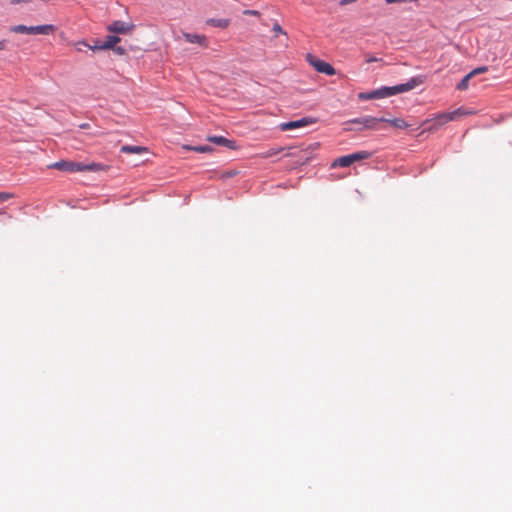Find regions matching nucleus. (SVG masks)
<instances>
[{
  "label": "nucleus",
  "instance_id": "nucleus-1",
  "mask_svg": "<svg viewBox=\"0 0 512 512\" xmlns=\"http://www.w3.org/2000/svg\"><path fill=\"white\" fill-rule=\"evenodd\" d=\"M48 168L56 169L59 171L65 172H98L105 170V166L101 163L91 162L88 164L74 162V161H65L61 160L55 163H52L48 166Z\"/></svg>",
  "mask_w": 512,
  "mask_h": 512
},
{
  "label": "nucleus",
  "instance_id": "nucleus-2",
  "mask_svg": "<svg viewBox=\"0 0 512 512\" xmlns=\"http://www.w3.org/2000/svg\"><path fill=\"white\" fill-rule=\"evenodd\" d=\"M56 26L53 24H43L36 26H27L24 24L13 25L9 31L14 34L23 35H51L56 31Z\"/></svg>",
  "mask_w": 512,
  "mask_h": 512
},
{
  "label": "nucleus",
  "instance_id": "nucleus-3",
  "mask_svg": "<svg viewBox=\"0 0 512 512\" xmlns=\"http://www.w3.org/2000/svg\"><path fill=\"white\" fill-rule=\"evenodd\" d=\"M470 113L471 112H468V111L464 110L463 108H458L455 111L440 113L432 119H427L425 121V125H427V129H429V130H436L440 126H442L450 121H453L460 116L468 115Z\"/></svg>",
  "mask_w": 512,
  "mask_h": 512
},
{
  "label": "nucleus",
  "instance_id": "nucleus-4",
  "mask_svg": "<svg viewBox=\"0 0 512 512\" xmlns=\"http://www.w3.org/2000/svg\"><path fill=\"white\" fill-rule=\"evenodd\" d=\"M424 82V77L416 76L411 78L408 82L391 86V87H381L382 98H387L396 94L408 92L417 86L421 85Z\"/></svg>",
  "mask_w": 512,
  "mask_h": 512
},
{
  "label": "nucleus",
  "instance_id": "nucleus-5",
  "mask_svg": "<svg viewBox=\"0 0 512 512\" xmlns=\"http://www.w3.org/2000/svg\"><path fill=\"white\" fill-rule=\"evenodd\" d=\"M306 59L309 62V64L315 68L316 71H318L320 73H324L329 76L336 74V70L331 64H329L325 61L319 60L311 54H308Z\"/></svg>",
  "mask_w": 512,
  "mask_h": 512
},
{
  "label": "nucleus",
  "instance_id": "nucleus-6",
  "mask_svg": "<svg viewBox=\"0 0 512 512\" xmlns=\"http://www.w3.org/2000/svg\"><path fill=\"white\" fill-rule=\"evenodd\" d=\"M135 28V25L132 22H123V21H113L108 27L107 30L116 34H130Z\"/></svg>",
  "mask_w": 512,
  "mask_h": 512
},
{
  "label": "nucleus",
  "instance_id": "nucleus-7",
  "mask_svg": "<svg viewBox=\"0 0 512 512\" xmlns=\"http://www.w3.org/2000/svg\"><path fill=\"white\" fill-rule=\"evenodd\" d=\"M385 118H376L373 116H364L360 118H355L348 123H355L361 125L360 129H376V126L379 122L384 121Z\"/></svg>",
  "mask_w": 512,
  "mask_h": 512
},
{
  "label": "nucleus",
  "instance_id": "nucleus-8",
  "mask_svg": "<svg viewBox=\"0 0 512 512\" xmlns=\"http://www.w3.org/2000/svg\"><path fill=\"white\" fill-rule=\"evenodd\" d=\"M313 122L314 121L311 118H306L305 117V118H302V119H299V120L281 123L279 128L282 131H289V130H292V129H297V128L305 127V126H307L309 124H312Z\"/></svg>",
  "mask_w": 512,
  "mask_h": 512
},
{
  "label": "nucleus",
  "instance_id": "nucleus-9",
  "mask_svg": "<svg viewBox=\"0 0 512 512\" xmlns=\"http://www.w3.org/2000/svg\"><path fill=\"white\" fill-rule=\"evenodd\" d=\"M183 37L189 43H195L204 48L208 47V40L205 35L183 32Z\"/></svg>",
  "mask_w": 512,
  "mask_h": 512
},
{
  "label": "nucleus",
  "instance_id": "nucleus-10",
  "mask_svg": "<svg viewBox=\"0 0 512 512\" xmlns=\"http://www.w3.org/2000/svg\"><path fill=\"white\" fill-rule=\"evenodd\" d=\"M358 97L361 100L381 99L382 98V94H381V90L379 88V89L373 90L371 92L359 93Z\"/></svg>",
  "mask_w": 512,
  "mask_h": 512
},
{
  "label": "nucleus",
  "instance_id": "nucleus-11",
  "mask_svg": "<svg viewBox=\"0 0 512 512\" xmlns=\"http://www.w3.org/2000/svg\"><path fill=\"white\" fill-rule=\"evenodd\" d=\"M121 152L123 153H135V154H142L147 152V148L143 146H131V145H124L121 147Z\"/></svg>",
  "mask_w": 512,
  "mask_h": 512
},
{
  "label": "nucleus",
  "instance_id": "nucleus-12",
  "mask_svg": "<svg viewBox=\"0 0 512 512\" xmlns=\"http://www.w3.org/2000/svg\"><path fill=\"white\" fill-rule=\"evenodd\" d=\"M383 122L389 123L393 127L398 128V129H406L409 127V124L401 118H394V119L385 118V120Z\"/></svg>",
  "mask_w": 512,
  "mask_h": 512
},
{
  "label": "nucleus",
  "instance_id": "nucleus-13",
  "mask_svg": "<svg viewBox=\"0 0 512 512\" xmlns=\"http://www.w3.org/2000/svg\"><path fill=\"white\" fill-rule=\"evenodd\" d=\"M352 165V161H351V158L349 155H345V156H342V157H339L337 159L334 160V162L332 163V167H348Z\"/></svg>",
  "mask_w": 512,
  "mask_h": 512
},
{
  "label": "nucleus",
  "instance_id": "nucleus-14",
  "mask_svg": "<svg viewBox=\"0 0 512 512\" xmlns=\"http://www.w3.org/2000/svg\"><path fill=\"white\" fill-rule=\"evenodd\" d=\"M206 23L213 27H219V28H227L230 24V21L228 19H208Z\"/></svg>",
  "mask_w": 512,
  "mask_h": 512
},
{
  "label": "nucleus",
  "instance_id": "nucleus-15",
  "mask_svg": "<svg viewBox=\"0 0 512 512\" xmlns=\"http://www.w3.org/2000/svg\"><path fill=\"white\" fill-rule=\"evenodd\" d=\"M352 164L357 161L365 160L371 157V153L367 151H357L355 153L349 154Z\"/></svg>",
  "mask_w": 512,
  "mask_h": 512
},
{
  "label": "nucleus",
  "instance_id": "nucleus-16",
  "mask_svg": "<svg viewBox=\"0 0 512 512\" xmlns=\"http://www.w3.org/2000/svg\"><path fill=\"white\" fill-rule=\"evenodd\" d=\"M208 140L215 144H218V145H222V146H226V147H230V148L233 147V142L222 137V136H212V137H209Z\"/></svg>",
  "mask_w": 512,
  "mask_h": 512
},
{
  "label": "nucleus",
  "instance_id": "nucleus-17",
  "mask_svg": "<svg viewBox=\"0 0 512 512\" xmlns=\"http://www.w3.org/2000/svg\"><path fill=\"white\" fill-rule=\"evenodd\" d=\"M120 42V38L118 36H107L105 42L101 46L102 49H112L114 46Z\"/></svg>",
  "mask_w": 512,
  "mask_h": 512
},
{
  "label": "nucleus",
  "instance_id": "nucleus-18",
  "mask_svg": "<svg viewBox=\"0 0 512 512\" xmlns=\"http://www.w3.org/2000/svg\"><path fill=\"white\" fill-rule=\"evenodd\" d=\"M472 74L469 72L457 85L458 90H466L469 86V81L472 78Z\"/></svg>",
  "mask_w": 512,
  "mask_h": 512
},
{
  "label": "nucleus",
  "instance_id": "nucleus-19",
  "mask_svg": "<svg viewBox=\"0 0 512 512\" xmlns=\"http://www.w3.org/2000/svg\"><path fill=\"white\" fill-rule=\"evenodd\" d=\"M282 150H283V148H271L268 151L262 153L261 157L262 158H269V157H272V156L278 154Z\"/></svg>",
  "mask_w": 512,
  "mask_h": 512
},
{
  "label": "nucleus",
  "instance_id": "nucleus-20",
  "mask_svg": "<svg viewBox=\"0 0 512 512\" xmlns=\"http://www.w3.org/2000/svg\"><path fill=\"white\" fill-rule=\"evenodd\" d=\"M272 31L274 32L275 36H277L278 34L286 35V32L282 29L280 24L277 22L274 23V25L272 27Z\"/></svg>",
  "mask_w": 512,
  "mask_h": 512
},
{
  "label": "nucleus",
  "instance_id": "nucleus-21",
  "mask_svg": "<svg viewBox=\"0 0 512 512\" xmlns=\"http://www.w3.org/2000/svg\"><path fill=\"white\" fill-rule=\"evenodd\" d=\"M192 149L194 151L200 152V153H204V152H208V151L212 150L210 146H197V147H193Z\"/></svg>",
  "mask_w": 512,
  "mask_h": 512
},
{
  "label": "nucleus",
  "instance_id": "nucleus-22",
  "mask_svg": "<svg viewBox=\"0 0 512 512\" xmlns=\"http://www.w3.org/2000/svg\"><path fill=\"white\" fill-rule=\"evenodd\" d=\"M488 70V68L486 66H483V67H478L474 70H472L470 73L472 74V76L474 77L475 75H478L480 73H484Z\"/></svg>",
  "mask_w": 512,
  "mask_h": 512
},
{
  "label": "nucleus",
  "instance_id": "nucleus-23",
  "mask_svg": "<svg viewBox=\"0 0 512 512\" xmlns=\"http://www.w3.org/2000/svg\"><path fill=\"white\" fill-rule=\"evenodd\" d=\"M32 2L33 0H10V4L12 5L29 4Z\"/></svg>",
  "mask_w": 512,
  "mask_h": 512
},
{
  "label": "nucleus",
  "instance_id": "nucleus-24",
  "mask_svg": "<svg viewBox=\"0 0 512 512\" xmlns=\"http://www.w3.org/2000/svg\"><path fill=\"white\" fill-rule=\"evenodd\" d=\"M12 197L11 194L6 192H0V202L6 201Z\"/></svg>",
  "mask_w": 512,
  "mask_h": 512
},
{
  "label": "nucleus",
  "instance_id": "nucleus-25",
  "mask_svg": "<svg viewBox=\"0 0 512 512\" xmlns=\"http://www.w3.org/2000/svg\"><path fill=\"white\" fill-rule=\"evenodd\" d=\"M244 14L251 15V16H259L260 12L257 10H246V11H244Z\"/></svg>",
  "mask_w": 512,
  "mask_h": 512
},
{
  "label": "nucleus",
  "instance_id": "nucleus-26",
  "mask_svg": "<svg viewBox=\"0 0 512 512\" xmlns=\"http://www.w3.org/2000/svg\"><path fill=\"white\" fill-rule=\"evenodd\" d=\"M380 59H378L377 57L375 56H371V55H368L366 57V63H373V62H377L379 61Z\"/></svg>",
  "mask_w": 512,
  "mask_h": 512
},
{
  "label": "nucleus",
  "instance_id": "nucleus-27",
  "mask_svg": "<svg viewBox=\"0 0 512 512\" xmlns=\"http://www.w3.org/2000/svg\"><path fill=\"white\" fill-rule=\"evenodd\" d=\"M6 46H7V40H5V39L0 40V51L5 50Z\"/></svg>",
  "mask_w": 512,
  "mask_h": 512
},
{
  "label": "nucleus",
  "instance_id": "nucleus-28",
  "mask_svg": "<svg viewBox=\"0 0 512 512\" xmlns=\"http://www.w3.org/2000/svg\"><path fill=\"white\" fill-rule=\"evenodd\" d=\"M81 129H88L89 128V124L88 123H83V124H80L79 126Z\"/></svg>",
  "mask_w": 512,
  "mask_h": 512
}]
</instances>
